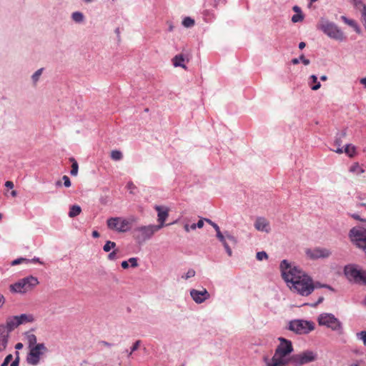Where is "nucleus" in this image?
Wrapping results in <instances>:
<instances>
[{
    "label": "nucleus",
    "instance_id": "13d9d810",
    "mask_svg": "<svg viewBox=\"0 0 366 366\" xmlns=\"http://www.w3.org/2000/svg\"><path fill=\"white\" fill-rule=\"evenodd\" d=\"M312 285L314 287V290H315L317 288H325V284H322L320 282H314V281L312 280Z\"/></svg>",
    "mask_w": 366,
    "mask_h": 366
},
{
    "label": "nucleus",
    "instance_id": "09e8293b",
    "mask_svg": "<svg viewBox=\"0 0 366 366\" xmlns=\"http://www.w3.org/2000/svg\"><path fill=\"white\" fill-rule=\"evenodd\" d=\"M129 262L131 264V267L135 268L138 267V259L137 257H131L128 259Z\"/></svg>",
    "mask_w": 366,
    "mask_h": 366
},
{
    "label": "nucleus",
    "instance_id": "cd10ccee",
    "mask_svg": "<svg viewBox=\"0 0 366 366\" xmlns=\"http://www.w3.org/2000/svg\"><path fill=\"white\" fill-rule=\"evenodd\" d=\"M142 344L141 340H137L132 346L130 347V350H128L127 349L125 350L124 352L127 354V356L129 357L134 352H135L138 348L139 347L140 345Z\"/></svg>",
    "mask_w": 366,
    "mask_h": 366
},
{
    "label": "nucleus",
    "instance_id": "f3484780",
    "mask_svg": "<svg viewBox=\"0 0 366 366\" xmlns=\"http://www.w3.org/2000/svg\"><path fill=\"white\" fill-rule=\"evenodd\" d=\"M19 325H20L18 322V320L16 316L9 317L7 318L6 325L4 326L6 327V330L8 332V337L9 336V333Z\"/></svg>",
    "mask_w": 366,
    "mask_h": 366
},
{
    "label": "nucleus",
    "instance_id": "20e7f679",
    "mask_svg": "<svg viewBox=\"0 0 366 366\" xmlns=\"http://www.w3.org/2000/svg\"><path fill=\"white\" fill-rule=\"evenodd\" d=\"M344 274L349 282L366 285V270L357 264H347L344 267Z\"/></svg>",
    "mask_w": 366,
    "mask_h": 366
},
{
    "label": "nucleus",
    "instance_id": "f704fd0d",
    "mask_svg": "<svg viewBox=\"0 0 366 366\" xmlns=\"http://www.w3.org/2000/svg\"><path fill=\"white\" fill-rule=\"evenodd\" d=\"M43 70H44V69L41 68V69H38L37 71H36L31 76V79L34 84L39 81V77L41 75Z\"/></svg>",
    "mask_w": 366,
    "mask_h": 366
},
{
    "label": "nucleus",
    "instance_id": "f8f14e48",
    "mask_svg": "<svg viewBox=\"0 0 366 366\" xmlns=\"http://www.w3.org/2000/svg\"><path fill=\"white\" fill-rule=\"evenodd\" d=\"M307 256L311 259H317L319 258H327L331 252L325 248L316 247L313 249H307L305 251Z\"/></svg>",
    "mask_w": 366,
    "mask_h": 366
},
{
    "label": "nucleus",
    "instance_id": "7c9ffc66",
    "mask_svg": "<svg viewBox=\"0 0 366 366\" xmlns=\"http://www.w3.org/2000/svg\"><path fill=\"white\" fill-rule=\"evenodd\" d=\"M350 172L353 173H357V174H360L365 172V170L361 168L357 162L353 164L350 168Z\"/></svg>",
    "mask_w": 366,
    "mask_h": 366
},
{
    "label": "nucleus",
    "instance_id": "bb28decb",
    "mask_svg": "<svg viewBox=\"0 0 366 366\" xmlns=\"http://www.w3.org/2000/svg\"><path fill=\"white\" fill-rule=\"evenodd\" d=\"M69 162H71V169L70 171V174L71 176H76L78 174L79 170V164L76 159L74 157L69 158Z\"/></svg>",
    "mask_w": 366,
    "mask_h": 366
},
{
    "label": "nucleus",
    "instance_id": "a18cd8bd",
    "mask_svg": "<svg viewBox=\"0 0 366 366\" xmlns=\"http://www.w3.org/2000/svg\"><path fill=\"white\" fill-rule=\"evenodd\" d=\"M195 271L193 269H189L187 272L182 276V278H184L185 280H187L190 277H192L195 275Z\"/></svg>",
    "mask_w": 366,
    "mask_h": 366
},
{
    "label": "nucleus",
    "instance_id": "37998d69",
    "mask_svg": "<svg viewBox=\"0 0 366 366\" xmlns=\"http://www.w3.org/2000/svg\"><path fill=\"white\" fill-rule=\"evenodd\" d=\"M224 234H226V238L229 239L232 243H233L234 244H236L237 243L236 237L232 236L229 232L225 231Z\"/></svg>",
    "mask_w": 366,
    "mask_h": 366
},
{
    "label": "nucleus",
    "instance_id": "052dcab7",
    "mask_svg": "<svg viewBox=\"0 0 366 366\" xmlns=\"http://www.w3.org/2000/svg\"><path fill=\"white\" fill-rule=\"evenodd\" d=\"M226 0H213V6L217 8L220 4H224Z\"/></svg>",
    "mask_w": 366,
    "mask_h": 366
},
{
    "label": "nucleus",
    "instance_id": "1a4fd4ad",
    "mask_svg": "<svg viewBox=\"0 0 366 366\" xmlns=\"http://www.w3.org/2000/svg\"><path fill=\"white\" fill-rule=\"evenodd\" d=\"M318 324L321 326H326L333 331L342 332V322L331 313H322L317 318Z\"/></svg>",
    "mask_w": 366,
    "mask_h": 366
},
{
    "label": "nucleus",
    "instance_id": "5701e85b",
    "mask_svg": "<svg viewBox=\"0 0 366 366\" xmlns=\"http://www.w3.org/2000/svg\"><path fill=\"white\" fill-rule=\"evenodd\" d=\"M310 87L312 90L316 91L321 87V84L317 80V76L315 74H312L310 77Z\"/></svg>",
    "mask_w": 366,
    "mask_h": 366
},
{
    "label": "nucleus",
    "instance_id": "49530a36",
    "mask_svg": "<svg viewBox=\"0 0 366 366\" xmlns=\"http://www.w3.org/2000/svg\"><path fill=\"white\" fill-rule=\"evenodd\" d=\"M16 357L15 359L11 362L9 366H19V353L18 351H16Z\"/></svg>",
    "mask_w": 366,
    "mask_h": 366
},
{
    "label": "nucleus",
    "instance_id": "473e14b6",
    "mask_svg": "<svg viewBox=\"0 0 366 366\" xmlns=\"http://www.w3.org/2000/svg\"><path fill=\"white\" fill-rule=\"evenodd\" d=\"M123 154L119 150H112L111 152V158L115 161H119L122 159Z\"/></svg>",
    "mask_w": 366,
    "mask_h": 366
},
{
    "label": "nucleus",
    "instance_id": "0e129e2a",
    "mask_svg": "<svg viewBox=\"0 0 366 366\" xmlns=\"http://www.w3.org/2000/svg\"><path fill=\"white\" fill-rule=\"evenodd\" d=\"M5 186L7 188L12 189L14 187V183L12 182H11V181H6V183H5Z\"/></svg>",
    "mask_w": 366,
    "mask_h": 366
},
{
    "label": "nucleus",
    "instance_id": "2eb2a0df",
    "mask_svg": "<svg viewBox=\"0 0 366 366\" xmlns=\"http://www.w3.org/2000/svg\"><path fill=\"white\" fill-rule=\"evenodd\" d=\"M254 227L258 231L265 232L269 233L270 232V227L269 222L264 217H257L254 222Z\"/></svg>",
    "mask_w": 366,
    "mask_h": 366
},
{
    "label": "nucleus",
    "instance_id": "ea45409f",
    "mask_svg": "<svg viewBox=\"0 0 366 366\" xmlns=\"http://www.w3.org/2000/svg\"><path fill=\"white\" fill-rule=\"evenodd\" d=\"M204 221L205 219H201L197 223L192 224V229L194 230L196 228H202L204 226Z\"/></svg>",
    "mask_w": 366,
    "mask_h": 366
},
{
    "label": "nucleus",
    "instance_id": "39448f33",
    "mask_svg": "<svg viewBox=\"0 0 366 366\" xmlns=\"http://www.w3.org/2000/svg\"><path fill=\"white\" fill-rule=\"evenodd\" d=\"M287 330L297 335H307L315 329V324L312 321L296 319L289 322Z\"/></svg>",
    "mask_w": 366,
    "mask_h": 366
},
{
    "label": "nucleus",
    "instance_id": "f03ea898",
    "mask_svg": "<svg viewBox=\"0 0 366 366\" xmlns=\"http://www.w3.org/2000/svg\"><path fill=\"white\" fill-rule=\"evenodd\" d=\"M278 340L280 343L277 347L271 359L267 356L263 357L266 366H286L290 363L287 356L293 352L292 342L282 337H279Z\"/></svg>",
    "mask_w": 366,
    "mask_h": 366
},
{
    "label": "nucleus",
    "instance_id": "b1692460",
    "mask_svg": "<svg viewBox=\"0 0 366 366\" xmlns=\"http://www.w3.org/2000/svg\"><path fill=\"white\" fill-rule=\"evenodd\" d=\"M25 335L26 337V340L29 344V347L31 349V347H34L36 343V337L35 335L30 333V332H25Z\"/></svg>",
    "mask_w": 366,
    "mask_h": 366
},
{
    "label": "nucleus",
    "instance_id": "0eeeda50",
    "mask_svg": "<svg viewBox=\"0 0 366 366\" xmlns=\"http://www.w3.org/2000/svg\"><path fill=\"white\" fill-rule=\"evenodd\" d=\"M160 229H162V225L149 224L138 227L133 230L134 237L139 242H145Z\"/></svg>",
    "mask_w": 366,
    "mask_h": 366
},
{
    "label": "nucleus",
    "instance_id": "69168bd1",
    "mask_svg": "<svg viewBox=\"0 0 366 366\" xmlns=\"http://www.w3.org/2000/svg\"><path fill=\"white\" fill-rule=\"evenodd\" d=\"M333 150L337 154H342V153H343V151H344V149H342V147H341V146L337 147V148Z\"/></svg>",
    "mask_w": 366,
    "mask_h": 366
},
{
    "label": "nucleus",
    "instance_id": "7ed1b4c3",
    "mask_svg": "<svg viewBox=\"0 0 366 366\" xmlns=\"http://www.w3.org/2000/svg\"><path fill=\"white\" fill-rule=\"evenodd\" d=\"M317 29L332 39L342 41L346 39L344 33L337 25L325 18H320V21L317 24Z\"/></svg>",
    "mask_w": 366,
    "mask_h": 366
},
{
    "label": "nucleus",
    "instance_id": "e2e57ef3",
    "mask_svg": "<svg viewBox=\"0 0 366 366\" xmlns=\"http://www.w3.org/2000/svg\"><path fill=\"white\" fill-rule=\"evenodd\" d=\"M121 266L123 269H128L129 268V261H123L121 263Z\"/></svg>",
    "mask_w": 366,
    "mask_h": 366
},
{
    "label": "nucleus",
    "instance_id": "2f4dec72",
    "mask_svg": "<svg viewBox=\"0 0 366 366\" xmlns=\"http://www.w3.org/2000/svg\"><path fill=\"white\" fill-rule=\"evenodd\" d=\"M116 243L110 240H107L103 247V250L106 252H109L111 249H115Z\"/></svg>",
    "mask_w": 366,
    "mask_h": 366
},
{
    "label": "nucleus",
    "instance_id": "e433bc0d",
    "mask_svg": "<svg viewBox=\"0 0 366 366\" xmlns=\"http://www.w3.org/2000/svg\"><path fill=\"white\" fill-rule=\"evenodd\" d=\"M304 17L305 16H304V14L302 13H301V14H295L292 17V21L293 23H297V22L302 21H303Z\"/></svg>",
    "mask_w": 366,
    "mask_h": 366
},
{
    "label": "nucleus",
    "instance_id": "6e6552de",
    "mask_svg": "<svg viewBox=\"0 0 366 366\" xmlns=\"http://www.w3.org/2000/svg\"><path fill=\"white\" fill-rule=\"evenodd\" d=\"M318 359V354L312 350H307L289 357L290 363L297 365L310 364Z\"/></svg>",
    "mask_w": 366,
    "mask_h": 366
},
{
    "label": "nucleus",
    "instance_id": "393cba45",
    "mask_svg": "<svg viewBox=\"0 0 366 366\" xmlns=\"http://www.w3.org/2000/svg\"><path fill=\"white\" fill-rule=\"evenodd\" d=\"M81 212V208L80 206L74 204L70 207L69 212V217L71 218L78 216Z\"/></svg>",
    "mask_w": 366,
    "mask_h": 366
},
{
    "label": "nucleus",
    "instance_id": "864d4df0",
    "mask_svg": "<svg viewBox=\"0 0 366 366\" xmlns=\"http://www.w3.org/2000/svg\"><path fill=\"white\" fill-rule=\"evenodd\" d=\"M205 221L208 222L215 229L216 232L218 230H220L219 227L215 222H212L211 219H205Z\"/></svg>",
    "mask_w": 366,
    "mask_h": 366
},
{
    "label": "nucleus",
    "instance_id": "a878e982",
    "mask_svg": "<svg viewBox=\"0 0 366 366\" xmlns=\"http://www.w3.org/2000/svg\"><path fill=\"white\" fill-rule=\"evenodd\" d=\"M346 134H347V132H346L345 129L341 131L340 132L337 133L334 142L335 146L340 147L342 143V139L345 137Z\"/></svg>",
    "mask_w": 366,
    "mask_h": 366
},
{
    "label": "nucleus",
    "instance_id": "c756f323",
    "mask_svg": "<svg viewBox=\"0 0 366 366\" xmlns=\"http://www.w3.org/2000/svg\"><path fill=\"white\" fill-rule=\"evenodd\" d=\"M355 150H356V149H355V146H353L350 144H348L345 145L343 152L347 154L348 155V157H352L355 154Z\"/></svg>",
    "mask_w": 366,
    "mask_h": 366
},
{
    "label": "nucleus",
    "instance_id": "423d86ee",
    "mask_svg": "<svg viewBox=\"0 0 366 366\" xmlns=\"http://www.w3.org/2000/svg\"><path fill=\"white\" fill-rule=\"evenodd\" d=\"M349 237L354 245L361 249L366 256V228L354 227L349 232Z\"/></svg>",
    "mask_w": 366,
    "mask_h": 366
},
{
    "label": "nucleus",
    "instance_id": "774afa93",
    "mask_svg": "<svg viewBox=\"0 0 366 366\" xmlns=\"http://www.w3.org/2000/svg\"><path fill=\"white\" fill-rule=\"evenodd\" d=\"M360 82L363 84L365 86V87L366 88V76L364 77V78H362L360 80Z\"/></svg>",
    "mask_w": 366,
    "mask_h": 366
},
{
    "label": "nucleus",
    "instance_id": "9d476101",
    "mask_svg": "<svg viewBox=\"0 0 366 366\" xmlns=\"http://www.w3.org/2000/svg\"><path fill=\"white\" fill-rule=\"evenodd\" d=\"M39 284L38 279L32 275L24 277L10 285V290L13 292L24 293Z\"/></svg>",
    "mask_w": 366,
    "mask_h": 366
},
{
    "label": "nucleus",
    "instance_id": "f257e3e1",
    "mask_svg": "<svg viewBox=\"0 0 366 366\" xmlns=\"http://www.w3.org/2000/svg\"><path fill=\"white\" fill-rule=\"evenodd\" d=\"M281 276L290 289L301 296H308L314 291L312 278L295 263L283 259L280 264Z\"/></svg>",
    "mask_w": 366,
    "mask_h": 366
},
{
    "label": "nucleus",
    "instance_id": "ddd939ff",
    "mask_svg": "<svg viewBox=\"0 0 366 366\" xmlns=\"http://www.w3.org/2000/svg\"><path fill=\"white\" fill-rule=\"evenodd\" d=\"M190 296L197 304H201L210 297V295L206 289L201 291L192 289L190 290Z\"/></svg>",
    "mask_w": 366,
    "mask_h": 366
},
{
    "label": "nucleus",
    "instance_id": "bf43d9fd",
    "mask_svg": "<svg viewBox=\"0 0 366 366\" xmlns=\"http://www.w3.org/2000/svg\"><path fill=\"white\" fill-rule=\"evenodd\" d=\"M299 59L305 65H309L310 63V61L308 59H306L304 54H301Z\"/></svg>",
    "mask_w": 366,
    "mask_h": 366
},
{
    "label": "nucleus",
    "instance_id": "4468645a",
    "mask_svg": "<svg viewBox=\"0 0 366 366\" xmlns=\"http://www.w3.org/2000/svg\"><path fill=\"white\" fill-rule=\"evenodd\" d=\"M155 210L157 212L158 225H162V228L164 226V222L169 216V209L164 206L156 205Z\"/></svg>",
    "mask_w": 366,
    "mask_h": 366
},
{
    "label": "nucleus",
    "instance_id": "8fccbe9b",
    "mask_svg": "<svg viewBox=\"0 0 366 366\" xmlns=\"http://www.w3.org/2000/svg\"><path fill=\"white\" fill-rule=\"evenodd\" d=\"M348 214L354 219H356V220H358L360 222H366V219L361 218L360 216L356 213H352V214L349 213Z\"/></svg>",
    "mask_w": 366,
    "mask_h": 366
},
{
    "label": "nucleus",
    "instance_id": "4d7b16f0",
    "mask_svg": "<svg viewBox=\"0 0 366 366\" xmlns=\"http://www.w3.org/2000/svg\"><path fill=\"white\" fill-rule=\"evenodd\" d=\"M224 249H225V251L227 253V254L231 257L232 255V251L230 248V247L229 246L228 243L227 242H225L224 243L222 244Z\"/></svg>",
    "mask_w": 366,
    "mask_h": 366
},
{
    "label": "nucleus",
    "instance_id": "c9c22d12",
    "mask_svg": "<svg viewBox=\"0 0 366 366\" xmlns=\"http://www.w3.org/2000/svg\"><path fill=\"white\" fill-rule=\"evenodd\" d=\"M30 262V259H26V258H24V257H19V258H17L14 260H13L11 263V266H15V265H17V264H19L22 262H26V263H29Z\"/></svg>",
    "mask_w": 366,
    "mask_h": 366
},
{
    "label": "nucleus",
    "instance_id": "603ef678",
    "mask_svg": "<svg viewBox=\"0 0 366 366\" xmlns=\"http://www.w3.org/2000/svg\"><path fill=\"white\" fill-rule=\"evenodd\" d=\"M117 252H118L117 249H114L112 252H110L108 254V259L109 260H114V259H117Z\"/></svg>",
    "mask_w": 366,
    "mask_h": 366
},
{
    "label": "nucleus",
    "instance_id": "c03bdc74",
    "mask_svg": "<svg viewBox=\"0 0 366 366\" xmlns=\"http://www.w3.org/2000/svg\"><path fill=\"white\" fill-rule=\"evenodd\" d=\"M12 359H13V356H12V355H11V354L8 355L5 357L4 360V361H3V362L1 364V365H0V366H8V365H9V362L12 360Z\"/></svg>",
    "mask_w": 366,
    "mask_h": 366
},
{
    "label": "nucleus",
    "instance_id": "3c124183",
    "mask_svg": "<svg viewBox=\"0 0 366 366\" xmlns=\"http://www.w3.org/2000/svg\"><path fill=\"white\" fill-rule=\"evenodd\" d=\"M323 301H324V297L323 296H320V297H319V298H318L317 302H315L314 303L307 304V305H310L312 307H316L318 305L322 303Z\"/></svg>",
    "mask_w": 366,
    "mask_h": 366
},
{
    "label": "nucleus",
    "instance_id": "680f3d73",
    "mask_svg": "<svg viewBox=\"0 0 366 366\" xmlns=\"http://www.w3.org/2000/svg\"><path fill=\"white\" fill-rule=\"evenodd\" d=\"M292 10L296 13V14H301L302 13V9L300 6H294L293 8H292Z\"/></svg>",
    "mask_w": 366,
    "mask_h": 366
},
{
    "label": "nucleus",
    "instance_id": "4c0bfd02",
    "mask_svg": "<svg viewBox=\"0 0 366 366\" xmlns=\"http://www.w3.org/2000/svg\"><path fill=\"white\" fill-rule=\"evenodd\" d=\"M256 258L259 261L268 259V254L264 251L258 252L256 254Z\"/></svg>",
    "mask_w": 366,
    "mask_h": 366
},
{
    "label": "nucleus",
    "instance_id": "6e6d98bb",
    "mask_svg": "<svg viewBox=\"0 0 366 366\" xmlns=\"http://www.w3.org/2000/svg\"><path fill=\"white\" fill-rule=\"evenodd\" d=\"M353 4L356 9H360V6L363 8V6H366L364 4L362 0H353Z\"/></svg>",
    "mask_w": 366,
    "mask_h": 366
},
{
    "label": "nucleus",
    "instance_id": "4be33fe9",
    "mask_svg": "<svg viewBox=\"0 0 366 366\" xmlns=\"http://www.w3.org/2000/svg\"><path fill=\"white\" fill-rule=\"evenodd\" d=\"M121 220L120 217H111L107 219V226L111 229L117 231L119 222Z\"/></svg>",
    "mask_w": 366,
    "mask_h": 366
},
{
    "label": "nucleus",
    "instance_id": "6ab92c4d",
    "mask_svg": "<svg viewBox=\"0 0 366 366\" xmlns=\"http://www.w3.org/2000/svg\"><path fill=\"white\" fill-rule=\"evenodd\" d=\"M184 61L185 57L182 54H177L172 59V63L174 67H182L184 69H187V66L184 64Z\"/></svg>",
    "mask_w": 366,
    "mask_h": 366
},
{
    "label": "nucleus",
    "instance_id": "5fc2aeb1",
    "mask_svg": "<svg viewBox=\"0 0 366 366\" xmlns=\"http://www.w3.org/2000/svg\"><path fill=\"white\" fill-rule=\"evenodd\" d=\"M62 179L64 181V187H69L71 186V181L68 176H66V175L63 176Z\"/></svg>",
    "mask_w": 366,
    "mask_h": 366
},
{
    "label": "nucleus",
    "instance_id": "412c9836",
    "mask_svg": "<svg viewBox=\"0 0 366 366\" xmlns=\"http://www.w3.org/2000/svg\"><path fill=\"white\" fill-rule=\"evenodd\" d=\"M341 19L345 24L352 26L354 29V30L356 31V33L360 34L361 29H360L359 25L357 24V22L355 20L350 19L347 18L345 16H342Z\"/></svg>",
    "mask_w": 366,
    "mask_h": 366
},
{
    "label": "nucleus",
    "instance_id": "79ce46f5",
    "mask_svg": "<svg viewBox=\"0 0 366 366\" xmlns=\"http://www.w3.org/2000/svg\"><path fill=\"white\" fill-rule=\"evenodd\" d=\"M357 337L358 339L361 340L364 345L366 346V331H361L357 333Z\"/></svg>",
    "mask_w": 366,
    "mask_h": 366
},
{
    "label": "nucleus",
    "instance_id": "a19ab883",
    "mask_svg": "<svg viewBox=\"0 0 366 366\" xmlns=\"http://www.w3.org/2000/svg\"><path fill=\"white\" fill-rule=\"evenodd\" d=\"M97 345L100 347L104 346L108 348H111L112 347H114L115 345L114 343H111L104 340H99L97 342Z\"/></svg>",
    "mask_w": 366,
    "mask_h": 366
},
{
    "label": "nucleus",
    "instance_id": "9b49d317",
    "mask_svg": "<svg viewBox=\"0 0 366 366\" xmlns=\"http://www.w3.org/2000/svg\"><path fill=\"white\" fill-rule=\"evenodd\" d=\"M48 349L44 343H39L29 350L26 357V362L29 365H36L42 355L47 352Z\"/></svg>",
    "mask_w": 366,
    "mask_h": 366
},
{
    "label": "nucleus",
    "instance_id": "a211bd4d",
    "mask_svg": "<svg viewBox=\"0 0 366 366\" xmlns=\"http://www.w3.org/2000/svg\"><path fill=\"white\" fill-rule=\"evenodd\" d=\"M132 219H122L119 222L117 232H126L131 229L132 228Z\"/></svg>",
    "mask_w": 366,
    "mask_h": 366
},
{
    "label": "nucleus",
    "instance_id": "72a5a7b5",
    "mask_svg": "<svg viewBox=\"0 0 366 366\" xmlns=\"http://www.w3.org/2000/svg\"><path fill=\"white\" fill-rule=\"evenodd\" d=\"M182 25L184 27L189 28L194 25V20L191 17H185L182 21Z\"/></svg>",
    "mask_w": 366,
    "mask_h": 366
},
{
    "label": "nucleus",
    "instance_id": "338daca9",
    "mask_svg": "<svg viewBox=\"0 0 366 366\" xmlns=\"http://www.w3.org/2000/svg\"><path fill=\"white\" fill-rule=\"evenodd\" d=\"M99 236H100V234H99V232L98 231H97V230H94V231L92 232V237H93L94 238H97V237H99Z\"/></svg>",
    "mask_w": 366,
    "mask_h": 366
},
{
    "label": "nucleus",
    "instance_id": "58836bf2",
    "mask_svg": "<svg viewBox=\"0 0 366 366\" xmlns=\"http://www.w3.org/2000/svg\"><path fill=\"white\" fill-rule=\"evenodd\" d=\"M216 237L222 244L226 242V234L224 233L222 234L220 230L217 232Z\"/></svg>",
    "mask_w": 366,
    "mask_h": 366
},
{
    "label": "nucleus",
    "instance_id": "dca6fc26",
    "mask_svg": "<svg viewBox=\"0 0 366 366\" xmlns=\"http://www.w3.org/2000/svg\"><path fill=\"white\" fill-rule=\"evenodd\" d=\"M8 332L6 330L4 325H0V351L6 349L8 344Z\"/></svg>",
    "mask_w": 366,
    "mask_h": 366
},
{
    "label": "nucleus",
    "instance_id": "c85d7f7f",
    "mask_svg": "<svg viewBox=\"0 0 366 366\" xmlns=\"http://www.w3.org/2000/svg\"><path fill=\"white\" fill-rule=\"evenodd\" d=\"M71 19L76 23H82L84 20V16L80 11H75L72 13Z\"/></svg>",
    "mask_w": 366,
    "mask_h": 366
},
{
    "label": "nucleus",
    "instance_id": "aec40b11",
    "mask_svg": "<svg viewBox=\"0 0 366 366\" xmlns=\"http://www.w3.org/2000/svg\"><path fill=\"white\" fill-rule=\"evenodd\" d=\"M16 317L19 325L33 322L35 320L34 315L31 314H21L20 315H16Z\"/></svg>",
    "mask_w": 366,
    "mask_h": 366
},
{
    "label": "nucleus",
    "instance_id": "de8ad7c7",
    "mask_svg": "<svg viewBox=\"0 0 366 366\" xmlns=\"http://www.w3.org/2000/svg\"><path fill=\"white\" fill-rule=\"evenodd\" d=\"M362 13V20L366 29V6H363V9H361Z\"/></svg>",
    "mask_w": 366,
    "mask_h": 366
}]
</instances>
